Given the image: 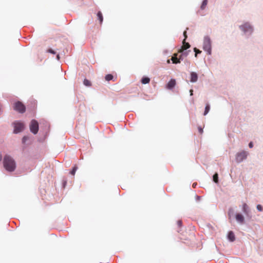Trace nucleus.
Masks as SVG:
<instances>
[{"mask_svg":"<svg viewBox=\"0 0 263 263\" xmlns=\"http://www.w3.org/2000/svg\"><path fill=\"white\" fill-rule=\"evenodd\" d=\"M239 29L246 37L250 36L254 32V26L249 22H245L239 26Z\"/></svg>","mask_w":263,"mask_h":263,"instance_id":"nucleus-1","label":"nucleus"},{"mask_svg":"<svg viewBox=\"0 0 263 263\" xmlns=\"http://www.w3.org/2000/svg\"><path fill=\"white\" fill-rule=\"evenodd\" d=\"M4 166L8 172H13L15 170L16 165L13 158L8 155H6L4 158Z\"/></svg>","mask_w":263,"mask_h":263,"instance_id":"nucleus-2","label":"nucleus"},{"mask_svg":"<svg viewBox=\"0 0 263 263\" xmlns=\"http://www.w3.org/2000/svg\"><path fill=\"white\" fill-rule=\"evenodd\" d=\"M202 49L208 55L212 54V40L209 35H205L203 37Z\"/></svg>","mask_w":263,"mask_h":263,"instance_id":"nucleus-3","label":"nucleus"},{"mask_svg":"<svg viewBox=\"0 0 263 263\" xmlns=\"http://www.w3.org/2000/svg\"><path fill=\"white\" fill-rule=\"evenodd\" d=\"M248 155V152L246 151L239 152L235 155V161L237 163H240L247 159Z\"/></svg>","mask_w":263,"mask_h":263,"instance_id":"nucleus-4","label":"nucleus"},{"mask_svg":"<svg viewBox=\"0 0 263 263\" xmlns=\"http://www.w3.org/2000/svg\"><path fill=\"white\" fill-rule=\"evenodd\" d=\"M14 133L15 134H17L22 131H23L24 129V124L18 121H16L14 122Z\"/></svg>","mask_w":263,"mask_h":263,"instance_id":"nucleus-5","label":"nucleus"},{"mask_svg":"<svg viewBox=\"0 0 263 263\" xmlns=\"http://www.w3.org/2000/svg\"><path fill=\"white\" fill-rule=\"evenodd\" d=\"M30 131L34 134H36L39 130V124L36 121L33 120L30 124Z\"/></svg>","mask_w":263,"mask_h":263,"instance_id":"nucleus-6","label":"nucleus"},{"mask_svg":"<svg viewBox=\"0 0 263 263\" xmlns=\"http://www.w3.org/2000/svg\"><path fill=\"white\" fill-rule=\"evenodd\" d=\"M14 109L20 113H23L25 111V107L21 102L18 101L15 103Z\"/></svg>","mask_w":263,"mask_h":263,"instance_id":"nucleus-7","label":"nucleus"},{"mask_svg":"<svg viewBox=\"0 0 263 263\" xmlns=\"http://www.w3.org/2000/svg\"><path fill=\"white\" fill-rule=\"evenodd\" d=\"M235 219L236 221L240 224H242L245 223V217L240 213H237L235 215Z\"/></svg>","mask_w":263,"mask_h":263,"instance_id":"nucleus-8","label":"nucleus"},{"mask_svg":"<svg viewBox=\"0 0 263 263\" xmlns=\"http://www.w3.org/2000/svg\"><path fill=\"white\" fill-rule=\"evenodd\" d=\"M242 211L247 216H249L250 210L248 205L246 203L242 204Z\"/></svg>","mask_w":263,"mask_h":263,"instance_id":"nucleus-9","label":"nucleus"},{"mask_svg":"<svg viewBox=\"0 0 263 263\" xmlns=\"http://www.w3.org/2000/svg\"><path fill=\"white\" fill-rule=\"evenodd\" d=\"M176 85V81L175 79H171L167 84L166 88L168 89H173Z\"/></svg>","mask_w":263,"mask_h":263,"instance_id":"nucleus-10","label":"nucleus"},{"mask_svg":"<svg viewBox=\"0 0 263 263\" xmlns=\"http://www.w3.org/2000/svg\"><path fill=\"white\" fill-rule=\"evenodd\" d=\"M198 80V75L195 72H192L191 73V80L190 81L192 83H195Z\"/></svg>","mask_w":263,"mask_h":263,"instance_id":"nucleus-11","label":"nucleus"},{"mask_svg":"<svg viewBox=\"0 0 263 263\" xmlns=\"http://www.w3.org/2000/svg\"><path fill=\"white\" fill-rule=\"evenodd\" d=\"M228 239L230 241L233 242L235 239V237L234 233L232 231L229 232L228 235Z\"/></svg>","mask_w":263,"mask_h":263,"instance_id":"nucleus-12","label":"nucleus"},{"mask_svg":"<svg viewBox=\"0 0 263 263\" xmlns=\"http://www.w3.org/2000/svg\"><path fill=\"white\" fill-rule=\"evenodd\" d=\"M177 54H174L171 59V60L172 61L174 64L180 63V60H177L178 58L177 57Z\"/></svg>","mask_w":263,"mask_h":263,"instance_id":"nucleus-13","label":"nucleus"},{"mask_svg":"<svg viewBox=\"0 0 263 263\" xmlns=\"http://www.w3.org/2000/svg\"><path fill=\"white\" fill-rule=\"evenodd\" d=\"M190 47V45L188 43H186L184 40L183 41V46L182 48L183 50H186L187 49Z\"/></svg>","mask_w":263,"mask_h":263,"instance_id":"nucleus-14","label":"nucleus"},{"mask_svg":"<svg viewBox=\"0 0 263 263\" xmlns=\"http://www.w3.org/2000/svg\"><path fill=\"white\" fill-rule=\"evenodd\" d=\"M207 4H208V0H203L202 1V3L201 5L200 6V9L201 10H204Z\"/></svg>","mask_w":263,"mask_h":263,"instance_id":"nucleus-15","label":"nucleus"},{"mask_svg":"<svg viewBox=\"0 0 263 263\" xmlns=\"http://www.w3.org/2000/svg\"><path fill=\"white\" fill-rule=\"evenodd\" d=\"M210 109V105L209 104H206V105H205V110H204V112L203 113V115L204 116L208 114V112H209Z\"/></svg>","mask_w":263,"mask_h":263,"instance_id":"nucleus-16","label":"nucleus"},{"mask_svg":"<svg viewBox=\"0 0 263 263\" xmlns=\"http://www.w3.org/2000/svg\"><path fill=\"white\" fill-rule=\"evenodd\" d=\"M150 79L147 77L143 78L141 80V83L144 84H147L149 82Z\"/></svg>","mask_w":263,"mask_h":263,"instance_id":"nucleus-17","label":"nucleus"},{"mask_svg":"<svg viewBox=\"0 0 263 263\" xmlns=\"http://www.w3.org/2000/svg\"><path fill=\"white\" fill-rule=\"evenodd\" d=\"M234 215V211L233 209L231 208L229 209L228 211V216L230 218H231L232 217H233Z\"/></svg>","mask_w":263,"mask_h":263,"instance_id":"nucleus-18","label":"nucleus"},{"mask_svg":"<svg viewBox=\"0 0 263 263\" xmlns=\"http://www.w3.org/2000/svg\"><path fill=\"white\" fill-rule=\"evenodd\" d=\"M97 16H98V19L99 20V21L100 22V23H102V22H103V20L102 13L100 11L98 12V14H97Z\"/></svg>","mask_w":263,"mask_h":263,"instance_id":"nucleus-19","label":"nucleus"},{"mask_svg":"<svg viewBox=\"0 0 263 263\" xmlns=\"http://www.w3.org/2000/svg\"><path fill=\"white\" fill-rule=\"evenodd\" d=\"M213 181L215 182V183H218V174L217 173H215L214 175H213Z\"/></svg>","mask_w":263,"mask_h":263,"instance_id":"nucleus-20","label":"nucleus"},{"mask_svg":"<svg viewBox=\"0 0 263 263\" xmlns=\"http://www.w3.org/2000/svg\"><path fill=\"white\" fill-rule=\"evenodd\" d=\"M83 84L84 85L86 86H91V83L87 79H84V81H83Z\"/></svg>","mask_w":263,"mask_h":263,"instance_id":"nucleus-21","label":"nucleus"},{"mask_svg":"<svg viewBox=\"0 0 263 263\" xmlns=\"http://www.w3.org/2000/svg\"><path fill=\"white\" fill-rule=\"evenodd\" d=\"M112 79H113V76L110 74H107L105 77L106 80L108 81L112 80Z\"/></svg>","mask_w":263,"mask_h":263,"instance_id":"nucleus-22","label":"nucleus"},{"mask_svg":"<svg viewBox=\"0 0 263 263\" xmlns=\"http://www.w3.org/2000/svg\"><path fill=\"white\" fill-rule=\"evenodd\" d=\"M194 51L195 52V57H197V54H199L201 52V51L197 49L196 48H194Z\"/></svg>","mask_w":263,"mask_h":263,"instance_id":"nucleus-23","label":"nucleus"},{"mask_svg":"<svg viewBox=\"0 0 263 263\" xmlns=\"http://www.w3.org/2000/svg\"><path fill=\"white\" fill-rule=\"evenodd\" d=\"M78 167L77 166H74L72 170L70 172V174L72 175H74L77 171Z\"/></svg>","mask_w":263,"mask_h":263,"instance_id":"nucleus-24","label":"nucleus"},{"mask_svg":"<svg viewBox=\"0 0 263 263\" xmlns=\"http://www.w3.org/2000/svg\"><path fill=\"white\" fill-rule=\"evenodd\" d=\"M184 50L182 49V50H180L179 52L182 53V55H184V56L186 57L188 55V51H184Z\"/></svg>","mask_w":263,"mask_h":263,"instance_id":"nucleus-25","label":"nucleus"},{"mask_svg":"<svg viewBox=\"0 0 263 263\" xmlns=\"http://www.w3.org/2000/svg\"><path fill=\"white\" fill-rule=\"evenodd\" d=\"M256 208L257 210L259 212H261L263 210L262 207L260 204L257 205Z\"/></svg>","mask_w":263,"mask_h":263,"instance_id":"nucleus-26","label":"nucleus"},{"mask_svg":"<svg viewBox=\"0 0 263 263\" xmlns=\"http://www.w3.org/2000/svg\"><path fill=\"white\" fill-rule=\"evenodd\" d=\"M48 51L51 53L55 54V52L51 49H49Z\"/></svg>","mask_w":263,"mask_h":263,"instance_id":"nucleus-27","label":"nucleus"},{"mask_svg":"<svg viewBox=\"0 0 263 263\" xmlns=\"http://www.w3.org/2000/svg\"><path fill=\"white\" fill-rule=\"evenodd\" d=\"M183 36H184V40L185 41L186 39L187 38V35H186V31H184L183 32Z\"/></svg>","mask_w":263,"mask_h":263,"instance_id":"nucleus-28","label":"nucleus"},{"mask_svg":"<svg viewBox=\"0 0 263 263\" xmlns=\"http://www.w3.org/2000/svg\"><path fill=\"white\" fill-rule=\"evenodd\" d=\"M198 131L200 134H202L203 133V129L201 127H198Z\"/></svg>","mask_w":263,"mask_h":263,"instance_id":"nucleus-29","label":"nucleus"},{"mask_svg":"<svg viewBox=\"0 0 263 263\" xmlns=\"http://www.w3.org/2000/svg\"><path fill=\"white\" fill-rule=\"evenodd\" d=\"M182 55H180V57H179V58L177 60H180V63L181 62V61H182L183 60V57H182Z\"/></svg>","mask_w":263,"mask_h":263,"instance_id":"nucleus-30","label":"nucleus"},{"mask_svg":"<svg viewBox=\"0 0 263 263\" xmlns=\"http://www.w3.org/2000/svg\"><path fill=\"white\" fill-rule=\"evenodd\" d=\"M253 146V144L252 142H250L249 144V147L250 148H252Z\"/></svg>","mask_w":263,"mask_h":263,"instance_id":"nucleus-31","label":"nucleus"},{"mask_svg":"<svg viewBox=\"0 0 263 263\" xmlns=\"http://www.w3.org/2000/svg\"><path fill=\"white\" fill-rule=\"evenodd\" d=\"M27 138L26 137H24L22 139L23 142L25 143L26 142V141L27 140Z\"/></svg>","mask_w":263,"mask_h":263,"instance_id":"nucleus-32","label":"nucleus"},{"mask_svg":"<svg viewBox=\"0 0 263 263\" xmlns=\"http://www.w3.org/2000/svg\"><path fill=\"white\" fill-rule=\"evenodd\" d=\"M181 223H182L181 221H180V220L178 221V222H177V224H178V225L179 226H181Z\"/></svg>","mask_w":263,"mask_h":263,"instance_id":"nucleus-33","label":"nucleus"},{"mask_svg":"<svg viewBox=\"0 0 263 263\" xmlns=\"http://www.w3.org/2000/svg\"><path fill=\"white\" fill-rule=\"evenodd\" d=\"M196 185H197V183H194L193 184V187H195L196 186Z\"/></svg>","mask_w":263,"mask_h":263,"instance_id":"nucleus-34","label":"nucleus"},{"mask_svg":"<svg viewBox=\"0 0 263 263\" xmlns=\"http://www.w3.org/2000/svg\"><path fill=\"white\" fill-rule=\"evenodd\" d=\"M193 90H192V89H191V90H190V95H191V96H192V95H193Z\"/></svg>","mask_w":263,"mask_h":263,"instance_id":"nucleus-35","label":"nucleus"},{"mask_svg":"<svg viewBox=\"0 0 263 263\" xmlns=\"http://www.w3.org/2000/svg\"><path fill=\"white\" fill-rule=\"evenodd\" d=\"M57 59L58 60H59V59H60V56H59V54H58V55H57Z\"/></svg>","mask_w":263,"mask_h":263,"instance_id":"nucleus-36","label":"nucleus"},{"mask_svg":"<svg viewBox=\"0 0 263 263\" xmlns=\"http://www.w3.org/2000/svg\"><path fill=\"white\" fill-rule=\"evenodd\" d=\"M2 155L1 154H0V161H1L2 160Z\"/></svg>","mask_w":263,"mask_h":263,"instance_id":"nucleus-37","label":"nucleus"},{"mask_svg":"<svg viewBox=\"0 0 263 263\" xmlns=\"http://www.w3.org/2000/svg\"><path fill=\"white\" fill-rule=\"evenodd\" d=\"M167 63L168 64H169L170 63V60H168L167 61Z\"/></svg>","mask_w":263,"mask_h":263,"instance_id":"nucleus-38","label":"nucleus"},{"mask_svg":"<svg viewBox=\"0 0 263 263\" xmlns=\"http://www.w3.org/2000/svg\"><path fill=\"white\" fill-rule=\"evenodd\" d=\"M1 112H2V111H1V105H0V114H1Z\"/></svg>","mask_w":263,"mask_h":263,"instance_id":"nucleus-39","label":"nucleus"},{"mask_svg":"<svg viewBox=\"0 0 263 263\" xmlns=\"http://www.w3.org/2000/svg\"><path fill=\"white\" fill-rule=\"evenodd\" d=\"M197 199H199L200 198V197L199 196H197Z\"/></svg>","mask_w":263,"mask_h":263,"instance_id":"nucleus-40","label":"nucleus"}]
</instances>
